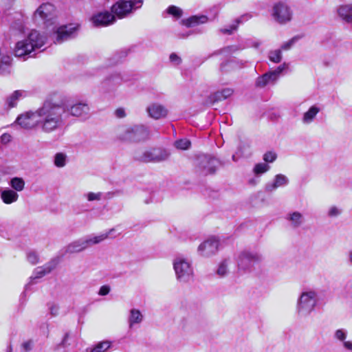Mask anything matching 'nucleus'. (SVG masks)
<instances>
[{"label":"nucleus","mask_w":352,"mask_h":352,"mask_svg":"<svg viewBox=\"0 0 352 352\" xmlns=\"http://www.w3.org/2000/svg\"><path fill=\"white\" fill-rule=\"evenodd\" d=\"M65 109L63 103L47 99L37 109L38 127L45 134H52L60 131L65 124Z\"/></svg>","instance_id":"nucleus-1"},{"label":"nucleus","mask_w":352,"mask_h":352,"mask_svg":"<svg viewBox=\"0 0 352 352\" xmlns=\"http://www.w3.org/2000/svg\"><path fill=\"white\" fill-rule=\"evenodd\" d=\"M47 36L36 30H32L28 37L18 41L14 47V55L17 57L24 58L34 56L35 52L41 49L46 43Z\"/></svg>","instance_id":"nucleus-2"},{"label":"nucleus","mask_w":352,"mask_h":352,"mask_svg":"<svg viewBox=\"0 0 352 352\" xmlns=\"http://www.w3.org/2000/svg\"><path fill=\"white\" fill-rule=\"evenodd\" d=\"M151 132L144 124L123 126L118 129L120 140L130 142H141L149 139Z\"/></svg>","instance_id":"nucleus-3"},{"label":"nucleus","mask_w":352,"mask_h":352,"mask_svg":"<svg viewBox=\"0 0 352 352\" xmlns=\"http://www.w3.org/2000/svg\"><path fill=\"white\" fill-rule=\"evenodd\" d=\"M318 302V293L314 289H304L296 303V313L300 318L307 317L314 310Z\"/></svg>","instance_id":"nucleus-4"},{"label":"nucleus","mask_w":352,"mask_h":352,"mask_svg":"<svg viewBox=\"0 0 352 352\" xmlns=\"http://www.w3.org/2000/svg\"><path fill=\"white\" fill-rule=\"evenodd\" d=\"M173 267L176 280L181 283H187L194 278L192 262L183 256H177L173 261Z\"/></svg>","instance_id":"nucleus-5"},{"label":"nucleus","mask_w":352,"mask_h":352,"mask_svg":"<svg viewBox=\"0 0 352 352\" xmlns=\"http://www.w3.org/2000/svg\"><path fill=\"white\" fill-rule=\"evenodd\" d=\"M263 260V256L255 251L243 250L239 253L236 258L239 271L250 272L255 264Z\"/></svg>","instance_id":"nucleus-6"},{"label":"nucleus","mask_w":352,"mask_h":352,"mask_svg":"<svg viewBox=\"0 0 352 352\" xmlns=\"http://www.w3.org/2000/svg\"><path fill=\"white\" fill-rule=\"evenodd\" d=\"M55 12V8L52 4L43 3L34 12L33 20L37 23H43L49 27L56 23Z\"/></svg>","instance_id":"nucleus-7"},{"label":"nucleus","mask_w":352,"mask_h":352,"mask_svg":"<svg viewBox=\"0 0 352 352\" xmlns=\"http://www.w3.org/2000/svg\"><path fill=\"white\" fill-rule=\"evenodd\" d=\"M271 15L276 23L285 25L292 21L293 11L287 3L278 2L273 6Z\"/></svg>","instance_id":"nucleus-8"},{"label":"nucleus","mask_w":352,"mask_h":352,"mask_svg":"<svg viewBox=\"0 0 352 352\" xmlns=\"http://www.w3.org/2000/svg\"><path fill=\"white\" fill-rule=\"evenodd\" d=\"M65 113L68 115L85 120L89 118L90 107L85 101L76 100L64 105Z\"/></svg>","instance_id":"nucleus-9"},{"label":"nucleus","mask_w":352,"mask_h":352,"mask_svg":"<svg viewBox=\"0 0 352 352\" xmlns=\"http://www.w3.org/2000/svg\"><path fill=\"white\" fill-rule=\"evenodd\" d=\"M142 3V0H120L112 6L111 10L119 18H123L141 8Z\"/></svg>","instance_id":"nucleus-10"},{"label":"nucleus","mask_w":352,"mask_h":352,"mask_svg":"<svg viewBox=\"0 0 352 352\" xmlns=\"http://www.w3.org/2000/svg\"><path fill=\"white\" fill-rule=\"evenodd\" d=\"M170 153L165 149L153 148L142 153H136L135 159L143 162H160L166 160Z\"/></svg>","instance_id":"nucleus-11"},{"label":"nucleus","mask_w":352,"mask_h":352,"mask_svg":"<svg viewBox=\"0 0 352 352\" xmlns=\"http://www.w3.org/2000/svg\"><path fill=\"white\" fill-rule=\"evenodd\" d=\"M197 163V170L204 175L214 173L219 164L216 158L205 155L198 157Z\"/></svg>","instance_id":"nucleus-12"},{"label":"nucleus","mask_w":352,"mask_h":352,"mask_svg":"<svg viewBox=\"0 0 352 352\" xmlns=\"http://www.w3.org/2000/svg\"><path fill=\"white\" fill-rule=\"evenodd\" d=\"M16 122L22 128L25 129H32L36 126H38L37 109L35 111H28L20 115L16 119Z\"/></svg>","instance_id":"nucleus-13"},{"label":"nucleus","mask_w":352,"mask_h":352,"mask_svg":"<svg viewBox=\"0 0 352 352\" xmlns=\"http://www.w3.org/2000/svg\"><path fill=\"white\" fill-rule=\"evenodd\" d=\"M76 28L71 25L58 28L54 32V43L60 44L73 38L76 34Z\"/></svg>","instance_id":"nucleus-14"},{"label":"nucleus","mask_w":352,"mask_h":352,"mask_svg":"<svg viewBox=\"0 0 352 352\" xmlns=\"http://www.w3.org/2000/svg\"><path fill=\"white\" fill-rule=\"evenodd\" d=\"M219 242L214 238L209 239L199 245V254L204 257H210L214 255L218 250Z\"/></svg>","instance_id":"nucleus-15"},{"label":"nucleus","mask_w":352,"mask_h":352,"mask_svg":"<svg viewBox=\"0 0 352 352\" xmlns=\"http://www.w3.org/2000/svg\"><path fill=\"white\" fill-rule=\"evenodd\" d=\"M92 23L96 27H104L113 24L116 17L109 12H99L91 18Z\"/></svg>","instance_id":"nucleus-16"},{"label":"nucleus","mask_w":352,"mask_h":352,"mask_svg":"<svg viewBox=\"0 0 352 352\" xmlns=\"http://www.w3.org/2000/svg\"><path fill=\"white\" fill-rule=\"evenodd\" d=\"M289 180L287 176L283 174H277L274 176L272 182L265 184V190L267 192H272L278 188L287 186Z\"/></svg>","instance_id":"nucleus-17"},{"label":"nucleus","mask_w":352,"mask_h":352,"mask_svg":"<svg viewBox=\"0 0 352 352\" xmlns=\"http://www.w3.org/2000/svg\"><path fill=\"white\" fill-rule=\"evenodd\" d=\"M146 111L148 116L155 120L164 118L168 115V109L159 103L151 104L147 107Z\"/></svg>","instance_id":"nucleus-18"},{"label":"nucleus","mask_w":352,"mask_h":352,"mask_svg":"<svg viewBox=\"0 0 352 352\" xmlns=\"http://www.w3.org/2000/svg\"><path fill=\"white\" fill-rule=\"evenodd\" d=\"M54 267V266L52 264L49 263L44 266L36 268L33 275L30 277V282L25 285V289H28L31 285L36 283V279L40 278L51 272Z\"/></svg>","instance_id":"nucleus-19"},{"label":"nucleus","mask_w":352,"mask_h":352,"mask_svg":"<svg viewBox=\"0 0 352 352\" xmlns=\"http://www.w3.org/2000/svg\"><path fill=\"white\" fill-rule=\"evenodd\" d=\"M285 219L294 229L300 228L305 223V218L302 214L298 211L289 212Z\"/></svg>","instance_id":"nucleus-20"},{"label":"nucleus","mask_w":352,"mask_h":352,"mask_svg":"<svg viewBox=\"0 0 352 352\" xmlns=\"http://www.w3.org/2000/svg\"><path fill=\"white\" fill-rule=\"evenodd\" d=\"M111 229L108 232L100 234L98 236H87L83 237L87 248L91 245L98 244L108 238L109 235L113 231Z\"/></svg>","instance_id":"nucleus-21"},{"label":"nucleus","mask_w":352,"mask_h":352,"mask_svg":"<svg viewBox=\"0 0 352 352\" xmlns=\"http://www.w3.org/2000/svg\"><path fill=\"white\" fill-rule=\"evenodd\" d=\"M87 249L83 238H80L69 243L65 249V252L69 254L78 253Z\"/></svg>","instance_id":"nucleus-22"},{"label":"nucleus","mask_w":352,"mask_h":352,"mask_svg":"<svg viewBox=\"0 0 352 352\" xmlns=\"http://www.w3.org/2000/svg\"><path fill=\"white\" fill-rule=\"evenodd\" d=\"M143 319L144 316L139 309H131L128 318L129 327L133 329L135 325L140 324Z\"/></svg>","instance_id":"nucleus-23"},{"label":"nucleus","mask_w":352,"mask_h":352,"mask_svg":"<svg viewBox=\"0 0 352 352\" xmlns=\"http://www.w3.org/2000/svg\"><path fill=\"white\" fill-rule=\"evenodd\" d=\"M233 94V90L230 88H226L222 89L221 91H218L213 94H212L208 100L211 104H214L216 102L221 101L225 100L232 96Z\"/></svg>","instance_id":"nucleus-24"},{"label":"nucleus","mask_w":352,"mask_h":352,"mask_svg":"<svg viewBox=\"0 0 352 352\" xmlns=\"http://www.w3.org/2000/svg\"><path fill=\"white\" fill-rule=\"evenodd\" d=\"M338 14L343 21L352 23V4L340 6L338 9Z\"/></svg>","instance_id":"nucleus-25"},{"label":"nucleus","mask_w":352,"mask_h":352,"mask_svg":"<svg viewBox=\"0 0 352 352\" xmlns=\"http://www.w3.org/2000/svg\"><path fill=\"white\" fill-rule=\"evenodd\" d=\"M346 336L347 331L343 329L336 330L334 333V338L342 342L343 347L349 351H352V341H346Z\"/></svg>","instance_id":"nucleus-26"},{"label":"nucleus","mask_w":352,"mask_h":352,"mask_svg":"<svg viewBox=\"0 0 352 352\" xmlns=\"http://www.w3.org/2000/svg\"><path fill=\"white\" fill-rule=\"evenodd\" d=\"M320 109L316 105L311 106L306 112L304 113L302 122L305 124H311L316 118L317 114L320 112Z\"/></svg>","instance_id":"nucleus-27"},{"label":"nucleus","mask_w":352,"mask_h":352,"mask_svg":"<svg viewBox=\"0 0 352 352\" xmlns=\"http://www.w3.org/2000/svg\"><path fill=\"white\" fill-rule=\"evenodd\" d=\"M12 58L8 55L2 54L0 52V74L10 73Z\"/></svg>","instance_id":"nucleus-28"},{"label":"nucleus","mask_w":352,"mask_h":352,"mask_svg":"<svg viewBox=\"0 0 352 352\" xmlns=\"http://www.w3.org/2000/svg\"><path fill=\"white\" fill-rule=\"evenodd\" d=\"M276 80L274 78L270 72L259 76L256 80V86L258 87H264L270 83H275Z\"/></svg>","instance_id":"nucleus-29"},{"label":"nucleus","mask_w":352,"mask_h":352,"mask_svg":"<svg viewBox=\"0 0 352 352\" xmlns=\"http://www.w3.org/2000/svg\"><path fill=\"white\" fill-rule=\"evenodd\" d=\"M24 95V91L21 90H16L14 91L10 96H9L6 101V105L8 109L13 108L16 107L18 100L22 98Z\"/></svg>","instance_id":"nucleus-30"},{"label":"nucleus","mask_w":352,"mask_h":352,"mask_svg":"<svg viewBox=\"0 0 352 352\" xmlns=\"http://www.w3.org/2000/svg\"><path fill=\"white\" fill-rule=\"evenodd\" d=\"M1 197L5 204H10L15 202L17 200L19 195L12 190H5L1 192Z\"/></svg>","instance_id":"nucleus-31"},{"label":"nucleus","mask_w":352,"mask_h":352,"mask_svg":"<svg viewBox=\"0 0 352 352\" xmlns=\"http://www.w3.org/2000/svg\"><path fill=\"white\" fill-rule=\"evenodd\" d=\"M111 346L109 341H102L97 343L94 346L86 349V352H106Z\"/></svg>","instance_id":"nucleus-32"},{"label":"nucleus","mask_w":352,"mask_h":352,"mask_svg":"<svg viewBox=\"0 0 352 352\" xmlns=\"http://www.w3.org/2000/svg\"><path fill=\"white\" fill-rule=\"evenodd\" d=\"M10 29L16 34H23L24 32L25 25L21 16L15 19V21L12 23Z\"/></svg>","instance_id":"nucleus-33"},{"label":"nucleus","mask_w":352,"mask_h":352,"mask_svg":"<svg viewBox=\"0 0 352 352\" xmlns=\"http://www.w3.org/2000/svg\"><path fill=\"white\" fill-rule=\"evenodd\" d=\"M207 21L208 17L206 16H192L186 20V25L188 27H192L199 24L205 23Z\"/></svg>","instance_id":"nucleus-34"},{"label":"nucleus","mask_w":352,"mask_h":352,"mask_svg":"<svg viewBox=\"0 0 352 352\" xmlns=\"http://www.w3.org/2000/svg\"><path fill=\"white\" fill-rule=\"evenodd\" d=\"M230 263V259H224L222 261L219 265L217 274L221 277L227 275L228 272V265Z\"/></svg>","instance_id":"nucleus-35"},{"label":"nucleus","mask_w":352,"mask_h":352,"mask_svg":"<svg viewBox=\"0 0 352 352\" xmlns=\"http://www.w3.org/2000/svg\"><path fill=\"white\" fill-rule=\"evenodd\" d=\"M270 168V166L266 164V163H258L256 164L254 168H253V173L256 175H261L262 174H264L267 173Z\"/></svg>","instance_id":"nucleus-36"},{"label":"nucleus","mask_w":352,"mask_h":352,"mask_svg":"<svg viewBox=\"0 0 352 352\" xmlns=\"http://www.w3.org/2000/svg\"><path fill=\"white\" fill-rule=\"evenodd\" d=\"M268 58L269 59L274 63H278L282 60V51L280 49L272 50L268 54Z\"/></svg>","instance_id":"nucleus-37"},{"label":"nucleus","mask_w":352,"mask_h":352,"mask_svg":"<svg viewBox=\"0 0 352 352\" xmlns=\"http://www.w3.org/2000/svg\"><path fill=\"white\" fill-rule=\"evenodd\" d=\"M11 186L16 191H21L24 188L25 182L22 178L14 177L10 181Z\"/></svg>","instance_id":"nucleus-38"},{"label":"nucleus","mask_w":352,"mask_h":352,"mask_svg":"<svg viewBox=\"0 0 352 352\" xmlns=\"http://www.w3.org/2000/svg\"><path fill=\"white\" fill-rule=\"evenodd\" d=\"M67 156L65 153H58L54 156V164L56 166L61 168L66 164Z\"/></svg>","instance_id":"nucleus-39"},{"label":"nucleus","mask_w":352,"mask_h":352,"mask_svg":"<svg viewBox=\"0 0 352 352\" xmlns=\"http://www.w3.org/2000/svg\"><path fill=\"white\" fill-rule=\"evenodd\" d=\"M299 38L300 37L298 36H294L290 40L283 43L282 45L280 46V50H281V51H287L290 50L294 46V45L299 40Z\"/></svg>","instance_id":"nucleus-40"},{"label":"nucleus","mask_w":352,"mask_h":352,"mask_svg":"<svg viewBox=\"0 0 352 352\" xmlns=\"http://www.w3.org/2000/svg\"><path fill=\"white\" fill-rule=\"evenodd\" d=\"M167 12L177 19L180 18L183 13L179 8L175 6H169L167 8Z\"/></svg>","instance_id":"nucleus-41"},{"label":"nucleus","mask_w":352,"mask_h":352,"mask_svg":"<svg viewBox=\"0 0 352 352\" xmlns=\"http://www.w3.org/2000/svg\"><path fill=\"white\" fill-rule=\"evenodd\" d=\"M175 146L178 149L186 150L190 147V142L187 139H181L175 142Z\"/></svg>","instance_id":"nucleus-42"},{"label":"nucleus","mask_w":352,"mask_h":352,"mask_svg":"<svg viewBox=\"0 0 352 352\" xmlns=\"http://www.w3.org/2000/svg\"><path fill=\"white\" fill-rule=\"evenodd\" d=\"M342 213V209L336 206H331L328 209L327 215L329 217H337Z\"/></svg>","instance_id":"nucleus-43"},{"label":"nucleus","mask_w":352,"mask_h":352,"mask_svg":"<svg viewBox=\"0 0 352 352\" xmlns=\"http://www.w3.org/2000/svg\"><path fill=\"white\" fill-rule=\"evenodd\" d=\"M102 193L99 192H88L85 195V197H87V200L89 201H100L102 198Z\"/></svg>","instance_id":"nucleus-44"},{"label":"nucleus","mask_w":352,"mask_h":352,"mask_svg":"<svg viewBox=\"0 0 352 352\" xmlns=\"http://www.w3.org/2000/svg\"><path fill=\"white\" fill-rule=\"evenodd\" d=\"M287 64L284 63L283 64L278 66L276 69L270 71L274 78L277 80L280 74L286 69Z\"/></svg>","instance_id":"nucleus-45"},{"label":"nucleus","mask_w":352,"mask_h":352,"mask_svg":"<svg viewBox=\"0 0 352 352\" xmlns=\"http://www.w3.org/2000/svg\"><path fill=\"white\" fill-rule=\"evenodd\" d=\"M287 64L284 63L283 64L278 66L276 69L270 71L274 78L277 80L280 74L286 69Z\"/></svg>","instance_id":"nucleus-46"},{"label":"nucleus","mask_w":352,"mask_h":352,"mask_svg":"<svg viewBox=\"0 0 352 352\" xmlns=\"http://www.w3.org/2000/svg\"><path fill=\"white\" fill-rule=\"evenodd\" d=\"M276 157V154L272 151H268L263 155V160L267 163L274 162Z\"/></svg>","instance_id":"nucleus-47"},{"label":"nucleus","mask_w":352,"mask_h":352,"mask_svg":"<svg viewBox=\"0 0 352 352\" xmlns=\"http://www.w3.org/2000/svg\"><path fill=\"white\" fill-rule=\"evenodd\" d=\"M240 23V20L238 19L236 20L234 23L232 24L229 28H222L221 30V32L223 34H231L233 31L236 30V28H237V26L239 25V23Z\"/></svg>","instance_id":"nucleus-48"},{"label":"nucleus","mask_w":352,"mask_h":352,"mask_svg":"<svg viewBox=\"0 0 352 352\" xmlns=\"http://www.w3.org/2000/svg\"><path fill=\"white\" fill-rule=\"evenodd\" d=\"M236 50H237V49H236V47H234V46H229V47L223 48V49H222L221 50L214 52V53H212L210 56V57H211L212 56L218 55V54H222V53H232V52H235Z\"/></svg>","instance_id":"nucleus-49"},{"label":"nucleus","mask_w":352,"mask_h":352,"mask_svg":"<svg viewBox=\"0 0 352 352\" xmlns=\"http://www.w3.org/2000/svg\"><path fill=\"white\" fill-rule=\"evenodd\" d=\"M234 63L233 61H228L226 63H223L220 65V69L222 72H228L230 70V69H232L234 67Z\"/></svg>","instance_id":"nucleus-50"},{"label":"nucleus","mask_w":352,"mask_h":352,"mask_svg":"<svg viewBox=\"0 0 352 352\" xmlns=\"http://www.w3.org/2000/svg\"><path fill=\"white\" fill-rule=\"evenodd\" d=\"M169 60L173 64L175 65H179L182 63V58L175 53H172L170 54Z\"/></svg>","instance_id":"nucleus-51"},{"label":"nucleus","mask_w":352,"mask_h":352,"mask_svg":"<svg viewBox=\"0 0 352 352\" xmlns=\"http://www.w3.org/2000/svg\"><path fill=\"white\" fill-rule=\"evenodd\" d=\"M27 258H28V261L33 265L36 264L38 261V255L35 252L28 253Z\"/></svg>","instance_id":"nucleus-52"},{"label":"nucleus","mask_w":352,"mask_h":352,"mask_svg":"<svg viewBox=\"0 0 352 352\" xmlns=\"http://www.w3.org/2000/svg\"><path fill=\"white\" fill-rule=\"evenodd\" d=\"M49 309H50V314L52 316H58V311H59V307L57 305H56L54 303L50 304L49 305Z\"/></svg>","instance_id":"nucleus-53"},{"label":"nucleus","mask_w":352,"mask_h":352,"mask_svg":"<svg viewBox=\"0 0 352 352\" xmlns=\"http://www.w3.org/2000/svg\"><path fill=\"white\" fill-rule=\"evenodd\" d=\"M111 288L109 285H102L98 292V295L100 296H106L110 292Z\"/></svg>","instance_id":"nucleus-54"},{"label":"nucleus","mask_w":352,"mask_h":352,"mask_svg":"<svg viewBox=\"0 0 352 352\" xmlns=\"http://www.w3.org/2000/svg\"><path fill=\"white\" fill-rule=\"evenodd\" d=\"M115 115L118 118H123L126 116V113L123 108H118L115 111Z\"/></svg>","instance_id":"nucleus-55"},{"label":"nucleus","mask_w":352,"mask_h":352,"mask_svg":"<svg viewBox=\"0 0 352 352\" xmlns=\"http://www.w3.org/2000/svg\"><path fill=\"white\" fill-rule=\"evenodd\" d=\"M32 346H33V342L32 340L26 341L22 344L23 349L26 351L31 350L32 348Z\"/></svg>","instance_id":"nucleus-56"},{"label":"nucleus","mask_w":352,"mask_h":352,"mask_svg":"<svg viewBox=\"0 0 352 352\" xmlns=\"http://www.w3.org/2000/svg\"><path fill=\"white\" fill-rule=\"evenodd\" d=\"M1 142L3 143H8L11 140V136L9 134L4 133L1 135Z\"/></svg>","instance_id":"nucleus-57"},{"label":"nucleus","mask_w":352,"mask_h":352,"mask_svg":"<svg viewBox=\"0 0 352 352\" xmlns=\"http://www.w3.org/2000/svg\"><path fill=\"white\" fill-rule=\"evenodd\" d=\"M348 261L352 265V250L348 252Z\"/></svg>","instance_id":"nucleus-58"},{"label":"nucleus","mask_w":352,"mask_h":352,"mask_svg":"<svg viewBox=\"0 0 352 352\" xmlns=\"http://www.w3.org/2000/svg\"><path fill=\"white\" fill-rule=\"evenodd\" d=\"M257 182L258 181H256V179H252L250 180L249 183L252 185H256L257 184Z\"/></svg>","instance_id":"nucleus-59"},{"label":"nucleus","mask_w":352,"mask_h":352,"mask_svg":"<svg viewBox=\"0 0 352 352\" xmlns=\"http://www.w3.org/2000/svg\"><path fill=\"white\" fill-rule=\"evenodd\" d=\"M68 336H69L68 333H66V334L65 335L64 338H63V342H65V341L67 340Z\"/></svg>","instance_id":"nucleus-60"},{"label":"nucleus","mask_w":352,"mask_h":352,"mask_svg":"<svg viewBox=\"0 0 352 352\" xmlns=\"http://www.w3.org/2000/svg\"><path fill=\"white\" fill-rule=\"evenodd\" d=\"M7 352H12V348H11V346H10V347L8 348V351H7Z\"/></svg>","instance_id":"nucleus-61"}]
</instances>
